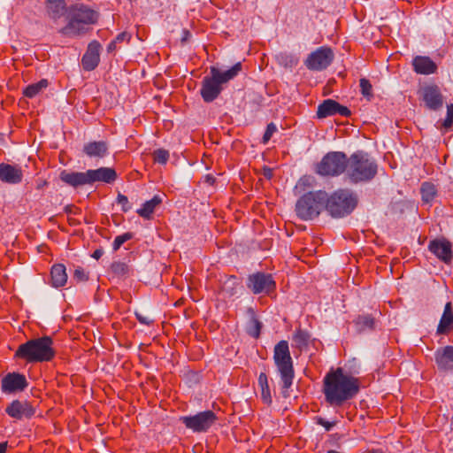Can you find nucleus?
<instances>
[{"mask_svg": "<svg viewBox=\"0 0 453 453\" xmlns=\"http://www.w3.org/2000/svg\"><path fill=\"white\" fill-rule=\"evenodd\" d=\"M162 203V198L156 195L150 200L146 201L142 207L137 210V214L143 219H150L157 206Z\"/></svg>", "mask_w": 453, "mask_h": 453, "instance_id": "27", "label": "nucleus"}, {"mask_svg": "<svg viewBox=\"0 0 453 453\" xmlns=\"http://www.w3.org/2000/svg\"><path fill=\"white\" fill-rule=\"evenodd\" d=\"M131 39V35L127 32H121L119 33L116 38L114 39V41L117 42V43H120L122 42H128Z\"/></svg>", "mask_w": 453, "mask_h": 453, "instance_id": "46", "label": "nucleus"}, {"mask_svg": "<svg viewBox=\"0 0 453 453\" xmlns=\"http://www.w3.org/2000/svg\"><path fill=\"white\" fill-rule=\"evenodd\" d=\"M247 287L255 295H270L276 288V282L272 274L264 272H257L248 277Z\"/></svg>", "mask_w": 453, "mask_h": 453, "instance_id": "12", "label": "nucleus"}, {"mask_svg": "<svg viewBox=\"0 0 453 453\" xmlns=\"http://www.w3.org/2000/svg\"><path fill=\"white\" fill-rule=\"evenodd\" d=\"M27 387L26 376L17 372H8L1 380V390L8 395L23 392Z\"/></svg>", "mask_w": 453, "mask_h": 453, "instance_id": "14", "label": "nucleus"}, {"mask_svg": "<svg viewBox=\"0 0 453 453\" xmlns=\"http://www.w3.org/2000/svg\"><path fill=\"white\" fill-rule=\"evenodd\" d=\"M53 344V339L47 335L30 339L18 347L13 357L27 364L50 362L56 357Z\"/></svg>", "mask_w": 453, "mask_h": 453, "instance_id": "3", "label": "nucleus"}, {"mask_svg": "<svg viewBox=\"0 0 453 453\" xmlns=\"http://www.w3.org/2000/svg\"><path fill=\"white\" fill-rule=\"evenodd\" d=\"M111 273L119 279H126L130 274L129 265L122 261H115L110 266Z\"/></svg>", "mask_w": 453, "mask_h": 453, "instance_id": "29", "label": "nucleus"}, {"mask_svg": "<svg viewBox=\"0 0 453 453\" xmlns=\"http://www.w3.org/2000/svg\"><path fill=\"white\" fill-rule=\"evenodd\" d=\"M419 192L421 195V200L425 201V182L421 183L419 188Z\"/></svg>", "mask_w": 453, "mask_h": 453, "instance_id": "55", "label": "nucleus"}, {"mask_svg": "<svg viewBox=\"0 0 453 453\" xmlns=\"http://www.w3.org/2000/svg\"><path fill=\"white\" fill-rule=\"evenodd\" d=\"M73 280H75L78 282L87 281L88 280V275L85 273L82 267L78 266L74 270Z\"/></svg>", "mask_w": 453, "mask_h": 453, "instance_id": "41", "label": "nucleus"}, {"mask_svg": "<svg viewBox=\"0 0 453 453\" xmlns=\"http://www.w3.org/2000/svg\"><path fill=\"white\" fill-rule=\"evenodd\" d=\"M8 442H0V453H6Z\"/></svg>", "mask_w": 453, "mask_h": 453, "instance_id": "54", "label": "nucleus"}, {"mask_svg": "<svg viewBox=\"0 0 453 453\" xmlns=\"http://www.w3.org/2000/svg\"><path fill=\"white\" fill-rule=\"evenodd\" d=\"M99 17V12L87 4H71L66 10V24L58 33L68 38L82 36L89 31L90 26L97 23Z\"/></svg>", "mask_w": 453, "mask_h": 453, "instance_id": "2", "label": "nucleus"}, {"mask_svg": "<svg viewBox=\"0 0 453 453\" xmlns=\"http://www.w3.org/2000/svg\"><path fill=\"white\" fill-rule=\"evenodd\" d=\"M67 221H68V224L73 226L80 225L79 220H77L73 218H71V217H68Z\"/></svg>", "mask_w": 453, "mask_h": 453, "instance_id": "53", "label": "nucleus"}, {"mask_svg": "<svg viewBox=\"0 0 453 453\" xmlns=\"http://www.w3.org/2000/svg\"><path fill=\"white\" fill-rule=\"evenodd\" d=\"M262 326L263 325L258 319L256 316H253L247 326V334L253 338L257 339L260 336Z\"/></svg>", "mask_w": 453, "mask_h": 453, "instance_id": "34", "label": "nucleus"}, {"mask_svg": "<svg viewBox=\"0 0 453 453\" xmlns=\"http://www.w3.org/2000/svg\"><path fill=\"white\" fill-rule=\"evenodd\" d=\"M64 211L70 215V214H73V215H78L81 213V209L76 207L75 205L73 204H68L66 205L65 208H64Z\"/></svg>", "mask_w": 453, "mask_h": 453, "instance_id": "47", "label": "nucleus"}, {"mask_svg": "<svg viewBox=\"0 0 453 453\" xmlns=\"http://www.w3.org/2000/svg\"><path fill=\"white\" fill-rule=\"evenodd\" d=\"M5 412L15 419L31 418L35 410L28 401L13 400L5 409Z\"/></svg>", "mask_w": 453, "mask_h": 453, "instance_id": "16", "label": "nucleus"}, {"mask_svg": "<svg viewBox=\"0 0 453 453\" xmlns=\"http://www.w3.org/2000/svg\"><path fill=\"white\" fill-rule=\"evenodd\" d=\"M418 95L419 100L425 101V88H422L421 86L419 87V88L418 90Z\"/></svg>", "mask_w": 453, "mask_h": 453, "instance_id": "52", "label": "nucleus"}, {"mask_svg": "<svg viewBox=\"0 0 453 453\" xmlns=\"http://www.w3.org/2000/svg\"><path fill=\"white\" fill-rule=\"evenodd\" d=\"M452 328H453V311L451 308V303H447L445 305L442 316L440 319L439 325L437 326L436 334H445Z\"/></svg>", "mask_w": 453, "mask_h": 453, "instance_id": "24", "label": "nucleus"}, {"mask_svg": "<svg viewBox=\"0 0 453 453\" xmlns=\"http://www.w3.org/2000/svg\"><path fill=\"white\" fill-rule=\"evenodd\" d=\"M238 286L239 283L237 282L236 277L231 276L223 283L221 293L226 297H231L236 294Z\"/></svg>", "mask_w": 453, "mask_h": 453, "instance_id": "33", "label": "nucleus"}, {"mask_svg": "<svg viewBox=\"0 0 453 453\" xmlns=\"http://www.w3.org/2000/svg\"><path fill=\"white\" fill-rule=\"evenodd\" d=\"M103 254H104V250L101 249H97L93 252L92 257L95 259H99L103 256Z\"/></svg>", "mask_w": 453, "mask_h": 453, "instance_id": "51", "label": "nucleus"}, {"mask_svg": "<svg viewBox=\"0 0 453 453\" xmlns=\"http://www.w3.org/2000/svg\"><path fill=\"white\" fill-rule=\"evenodd\" d=\"M347 167L348 157L344 152L330 151L317 164L315 171L324 177H336L346 173Z\"/></svg>", "mask_w": 453, "mask_h": 453, "instance_id": "10", "label": "nucleus"}, {"mask_svg": "<svg viewBox=\"0 0 453 453\" xmlns=\"http://www.w3.org/2000/svg\"><path fill=\"white\" fill-rule=\"evenodd\" d=\"M360 91L364 97L370 100L372 97V86L369 80L361 78L359 81Z\"/></svg>", "mask_w": 453, "mask_h": 453, "instance_id": "35", "label": "nucleus"}, {"mask_svg": "<svg viewBox=\"0 0 453 453\" xmlns=\"http://www.w3.org/2000/svg\"><path fill=\"white\" fill-rule=\"evenodd\" d=\"M277 132V127L274 123L271 122L267 125L265 132L262 138V142L264 144H266L270 139L272 138L273 134Z\"/></svg>", "mask_w": 453, "mask_h": 453, "instance_id": "39", "label": "nucleus"}, {"mask_svg": "<svg viewBox=\"0 0 453 453\" xmlns=\"http://www.w3.org/2000/svg\"><path fill=\"white\" fill-rule=\"evenodd\" d=\"M101 44L97 41L89 42L85 54L82 57L81 64L85 71L95 70L100 62Z\"/></svg>", "mask_w": 453, "mask_h": 453, "instance_id": "18", "label": "nucleus"}, {"mask_svg": "<svg viewBox=\"0 0 453 453\" xmlns=\"http://www.w3.org/2000/svg\"><path fill=\"white\" fill-rule=\"evenodd\" d=\"M436 70V64L430 58L426 57V75L434 73Z\"/></svg>", "mask_w": 453, "mask_h": 453, "instance_id": "45", "label": "nucleus"}, {"mask_svg": "<svg viewBox=\"0 0 453 453\" xmlns=\"http://www.w3.org/2000/svg\"><path fill=\"white\" fill-rule=\"evenodd\" d=\"M50 278L52 287L58 288L64 287L67 282V273L63 264H56L51 267Z\"/></svg>", "mask_w": 453, "mask_h": 453, "instance_id": "25", "label": "nucleus"}, {"mask_svg": "<svg viewBox=\"0 0 453 453\" xmlns=\"http://www.w3.org/2000/svg\"><path fill=\"white\" fill-rule=\"evenodd\" d=\"M429 250L443 263L449 265L452 261V245L444 238L434 239L429 242Z\"/></svg>", "mask_w": 453, "mask_h": 453, "instance_id": "17", "label": "nucleus"}, {"mask_svg": "<svg viewBox=\"0 0 453 453\" xmlns=\"http://www.w3.org/2000/svg\"><path fill=\"white\" fill-rule=\"evenodd\" d=\"M116 48H117V42L113 40L108 44L107 52L111 53L116 50Z\"/></svg>", "mask_w": 453, "mask_h": 453, "instance_id": "50", "label": "nucleus"}, {"mask_svg": "<svg viewBox=\"0 0 453 453\" xmlns=\"http://www.w3.org/2000/svg\"><path fill=\"white\" fill-rule=\"evenodd\" d=\"M23 180V171L17 165L0 164V180L8 184H19Z\"/></svg>", "mask_w": 453, "mask_h": 453, "instance_id": "19", "label": "nucleus"}, {"mask_svg": "<svg viewBox=\"0 0 453 453\" xmlns=\"http://www.w3.org/2000/svg\"><path fill=\"white\" fill-rule=\"evenodd\" d=\"M117 203L121 205L122 211L124 212L130 211L132 208L131 204L129 203L128 198L120 193L118 195Z\"/></svg>", "mask_w": 453, "mask_h": 453, "instance_id": "42", "label": "nucleus"}, {"mask_svg": "<svg viewBox=\"0 0 453 453\" xmlns=\"http://www.w3.org/2000/svg\"><path fill=\"white\" fill-rule=\"evenodd\" d=\"M349 370L337 367L331 368L323 379V393L326 402L331 406H342L344 403L354 399L360 391L361 382L358 375L359 366L355 359Z\"/></svg>", "mask_w": 453, "mask_h": 453, "instance_id": "1", "label": "nucleus"}, {"mask_svg": "<svg viewBox=\"0 0 453 453\" xmlns=\"http://www.w3.org/2000/svg\"><path fill=\"white\" fill-rule=\"evenodd\" d=\"M315 423L317 425L324 426L326 431L327 432H329L335 426V422H329L322 417H316Z\"/></svg>", "mask_w": 453, "mask_h": 453, "instance_id": "44", "label": "nucleus"}, {"mask_svg": "<svg viewBox=\"0 0 453 453\" xmlns=\"http://www.w3.org/2000/svg\"><path fill=\"white\" fill-rule=\"evenodd\" d=\"M67 6L65 0H45V11L47 16L54 20H58L65 13Z\"/></svg>", "mask_w": 453, "mask_h": 453, "instance_id": "22", "label": "nucleus"}, {"mask_svg": "<svg viewBox=\"0 0 453 453\" xmlns=\"http://www.w3.org/2000/svg\"><path fill=\"white\" fill-rule=\"evenodd\" d=\"M435 362L440 369H453V346L439 348L434 353Z\"/></svg>", "mask_w": 453, "mask_h": 453, "instance_id": "21", "label": "nucleus"}, {"mask_svg": "<svg viewBox=\"0 0 453 453\" xmlns=\"http://www.w3.org/2000/svg\"><path fill=\"white\" fill-rule=\"evenodd\" d=\"M48 182L46 180L40 181L36 184L37 189H42L45 186H47Z\"/></svg>", "mask_w": 453, "mask_h": 453, "instance_id": "56", "label": "nucleus"}, {"mask_svg": "<svg viewBox=\"0 0 453 453\" xmlns=\"http://www.w3.org/2000/svg\"><path fill=\"white\" fill-rule=\"evenodd\" d=\"M378 173L376 161L365 151L357 150L348 157L346 179L351 184L371 181Z\"/></svg>", "mask_w": 453, "mask_h": 453, "instance_id": "5", "label": "nucleus"}, {"mask_svg": "<svg viewBox=\"0 0 453 453\" xmlns=\"http://www.w3.org/2000/svg\"><path fill=\"white\" fill-rule=\"evenodd\" d=\"M49 86V81L46 79H42L38 82L29 84L23 89L24 96L33 98L41 93Z\"/></svg>", "mask_w": 453, "mask_h": 453, "instance_id": "28", "label": "nucleus"}, {"mask_svg": "<svg viewBox=\"0 0 453 453\" xmlns=\"http://www.w3.org/2000/svg\"><path fill=\"white\" fill-rule=\"evenodd\" d=\"M453 123V104L448 105L447 108V118L444 120L442 127L445 129H449Z\"/></svg>", "mask_w": 453, "mask_h": 453, "instance_id": "43", "label": "nucleus"}, {"mask_svg": "<svg viewBox=\"0 0 453 453\" xmlns=\"http://www.w3.org/2000/svg\"><path fill=\"white\" fill-rule=\"evenodd\" d=\"M355 322L359 331L373 330L376 324L375 319L370 314L359 315Z\"/></svg>", "mask_w": 453, "mask_h": 453, "instance_id": "30", "label": "nucleus"}, {"mask_svg": "<svg viewBox=\"0 0 453 453\" xmlns=\"http://www.w3.org/2000/svg\"><path fill=\"white\" fill-rule=\"evenodd\" d=\"M134 237V234L131 232H127L123 234L118 235L115 237L112 248L116 251L120 249V247L127 241L131 240Z\"/></svg>", "mask_w": 453, "mask_h": 453, "instance_id": "37", "label": "nucleus"}, {"mask_svg": "<svg viewBox=\"0 0 453 453\" xmlns=\"http://www.w3.org/2000/svg\"><path fill=\"white\" fill-rule=\"evenodd\" d=\"M153 160L156 163L165 165L169 159V151L165 149H157L154 150Z\"/></svg>", "mask_w": 453, "mask_h": 453, "instance_id": "36", "label": "nucleus"}, {"mask_svg": "<svg viewBox=\"0 0 453 453\" xmlns=\"http://www.w3.org/2000/svg\"><path fill=\"white\" fill-rule=\"evenodd\" d=\"M180 420L195 433H205L216 423L218 417L212 411H204L196 415L180 417Z\"/></svg>", "mask_w": 453, "mask_h": 453, "instance_id": "11", "label": "nucleus"}, {"mask_svg": "<svg viewBox=\"0 0 453 453\" xmlns=\"http://www.w3.org/2000/svg\"><path fill=\"white\" fill-rule=\"evenodd\" d=\"M336 114L343 117H349L351 115V111L347 106L342 105L333 99H326L318 106V119H325Z\"/></svg>", "mask_w": 453, "mask_h": 453, "instance_id": "15", "label": "nucleus"}, {"mask_svg": "<svg viewBox=\"0 0 453 453\" xmlns=\"http://www.w3.org/2000/svg\"><path fill=\"white\" fill-rule=\"evenodd\" d=\"M444 100L437 86L426 85V107L438 110L443 107Z\"/></svg>", "mask_w": 453, "mask_h": 453, "instance_id": "23", "label": "nucleus"}, {"mask_svg": "<svg viewBox=\"0 0 453 453\" xmlns=\"http://www.w3.org/2000/svg\"><path fill=\"white\" fill-rule=\"evenodd\" d=\"M310 334L304 330H296L293 334V347L302 350L309 344Z\"/></svg>", "mask_w": 453, "mask_h": 453, "instance_id": "31", "label": "nucleus"}, {"mask_svg": "<svg viewBox=\"0 0 453 453\" xmlns=\"http://www.w3.org/2000/svg\"><path fill=\"white\" fill-rule=\"evenodd\" d=\"M263 174H264V176H265L267 180L272 179V178H273V169H272V168H270V167H267V166L264 167V168H263Z\"/></svg>", "mask_w": 453, "mask_h": 453, "instance_id": "49", "label": "nucleus"}, {"mask_svg": "<svg viewBox=\"0 0 453 453\" xmlns=\"http://www.w3.org/2000/svg\"><path fill=\"white\" fill-rule=\"evenodd\" d=\"M83 152L89 157L103 158L109 154V144L105 141L88 142L84 144Z\"/></svg>", "mask_w": 453, "mask_h": 453, "instance_id": "20", "label": "nucleus"}, {"mask_svg": "<svg viewBox=\"0 0 453 453\" xmlns=\"http://www.w3.org/2000/svg\"><path fill=\"white\" fill-rule=\"evenodd\" d=\"M59 179L65 184L76 188L84 185H92L97 181L112 183L117 179V173L110 167L90 169L84 173L63 170L59 174Z\"/></svg>", "mask_w": 453, "mask_h": 453, "instance_id": "6", "label": "nucleus"}, {"mask_svg": "<svg viewBox=\"0 0 453 453\" xmlns=\"http://www.w3.org/2000/svg\"><path fill=\"white\" fill-rule=\"evenodd\" d=\"M273 361L282 382L281 394L283 397L287 398L289 396L288 389L291 388L295 377L293 359L287 341H280L274 346Z\"/></svg>", "mask_w": 453, "mask_h": 453, "instance_id": "7", "label": "nucleus"}, {"mask_svg": "<svg viewBox=\"0 0 453 453\" xmlns=\"http://www.w3.org/2000/svg\"><path fill=\"white\" fill-rule=\"evenodd\" d=\"M315 178L311 175H303L301 177L295 186V192L301 194L315 185Z\"/></svg>", "mask_w": 453, "mask_h": 453, "instance_id": "32", "label": "nucleus"}, {"mask_svg": "<svg viewBox=\"0 0 453 453\" xmlns=\"http://www.w3.org/2000/svg\"><path fill=\"white\" fill-rule=\"evenodd\" d=\"M436 196V187L433 183L426 182V204L434 201Z\"/></svg>", "mask_w": 453, "mask_h": 453, "instance_id": "40", "label": "nucleus"}, {"mask_svg": "<svg viewBox=\"0 0 453 453\" xmlns=\"http://www.w3.org/2000/svg\"><path fill=\"white\" fill-rule=\"evenodd\" d=\"M258 387L261 390V399L265 404L270 406L273 403V397L269 386L268 377L265 372H261L257 380Z\"/></svg>", "mask_w": 453, "mask_h": 453, "instance_id": "26", "label": "nucleus"}, {"mask_svg": "<svg viewBox=\"0 0 453 453\" xmlns=\"http://www.w3.org/2000/svg\"><path fill=\"white\" fill-rule=\"evenodd\" d=\"M326 201V191L306 192L296 201V213L302 220H312L318 218L323 209H325Z\"/></svg>", "mask_w": 453, "mask_h": 453, "instance_id": "9", "label": "nucleus"}, {"mask_svg": "<svg viewBox=\"0 0 453 453\" xmlns=\"http://www.w3.org/2000/svg\"><path fill=\"white\" fill-rule=\"evenodd\" d=\"M358 197L355 192L348 188H340L328 196L325 209L333 218H343L349 215L357 207Z\"/></svg>", "mask_w": 453, "mask_h": 453, "instance_id": "8", "label": "nucleus"}, {"mask_svg": "<svg viewBox=\"0 0 453 453\" xmlns=\"http://www.w3.org/2000/svg\"><path fill=\"white\" fill-rule=\"evenodd\" d=\"M242 63L234 64L230 69L221 71L216 66L210 67V75L204 76L200 95L205 103H211L223 90V85L236 77L242 71Z\"/></svg>", "mask_w": 453, "mask_h": 453, "instance_id": "4", "label": "nucleus"}, {"mask_svg": "<svg viewBox=\"0 0 453 453\" xmlns=\"http://www.w3.org/2000/svg\"><path fill=\"white\" fill-rule=\"evenodd\" d=\"M334 58V52L329 47H319L308 56L305 65L309 70L322 71L331 65Z\"/></svg>", "mask_w": 453, "mask_h": 453, "instance_id": "13", "label": "nucleus"}, {"mask_svg": "<svg viewBox=\"0 0 453 453\" xmlns=\"http://www.w3.org/2000/svg\"><path fill=\"white\" fill-rule=\"evenodd\" d=\"M412 66L417 73L425 74V57H415L412 60Z\"/></svg>", "mask_w": 453, "mask_h": 453, "instance_id": "38", "label": "nucleus"}, {"mask_svg": "<svg viewBox=\"0 0 453 453\" xmlns=\"http://www.w3.org/2000/svg\"><path fill=\"white\" fill-rule=\"evenodd\" d=\"M135 316H136L137 320L142 325L149 326L153 322V320L150 319L149 317L143 316L138 312L135 313Z\"/></svg>", "mask_w": 453, "mask_h": 453, "instance_id": "48", "label": "nucleus"}]
</instances>
